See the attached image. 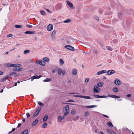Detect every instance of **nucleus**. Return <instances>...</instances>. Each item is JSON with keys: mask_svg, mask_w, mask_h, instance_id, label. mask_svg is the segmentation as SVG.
Returning <instances> with one entry per match:
<instances>
[{"mask_svg": "<svg viewBox=\"0 0 134 134\" xmlns=\"http://www.w3.org/2000/svg\"><path fill=\"white\" fill-rule=\"evenodd\" d=\"M13 70L14 71H17V69L16 68H13Z\"/></svg>", "mask_w": 134, "mask_h": 134, "instance_id": "3c124183", "label": "nucleus"}, {"mask_svg": "<svg viewBox=\"0 0 134 134\" xmlns=\"http://www.w3.org/2000/svg\"><path fill=\"white\" fill-rule=\"evenodd\" d=\"M21 70V69L20 68H19L18 69H17V71H20Z\"/></svg>", "mask_w": 134, "mask_h": 134, "instance_id": "338daca9", "label": "nucleus"}, {"mask_svg": "<svg viewBox=\"0 0 134 134\" xmlns=\"http://www.w3.org/2000/svg\"><path fill=\"white\" fill-rule=\"evenodd\" d=\"M12 36V35L11 34H9L7 35V37H11Z\"/></svg>", "mask_w": 134, "mask_h": 134, "instance_id": "5fc2aeb1", "label": "nucleus"}, {"mask_svg": "<svg viewBox=\"0 0 134 134\" xmlns=\"http://www.w3.org/2000/svg\"><path fill=\"white\" fill-rule=\"evenodd\" d=\"M112 95H111V94H108V97H112Z\"/></svg>", "mask_w": 134, "mask_h": 134, "instance_id": "0e129e2a", "label": "nucleus"}, {"mask_svg": "<svg viewBox=\"0 0 134 134\" xmlns=\"http://www.w3.org/2000/svg\"><path fill=\"white\" fill-rule=\"evenodd\" d=\"M107 75H110L112 74L115 73V72L114 70H108L107 72Z\"/></svg>", "mask_w": 134, "mask_h": 134, "instance_id": "6e6552de", "label": "nucleus"}, {"mask_svg": "<svg viewBox=\"0 0 134 134\" xmlns=\"http://www.w3.org/2000/svg\"><path fill=\"white\" fill-rule=\"evenodd\" d=\"M102 72H101V71H98V72H97V74L98 75H100V74H102Z\"/></svg>", "mask_w": 134, "mask_h": 134, "instance_id": "09e8293b", "label": "nucleus"}, {"mask_svg": "<svg viewBox=\"0 0 134 134\" xmlns=\"http://www.w3.org/2000/svg\"><path fill=\"white\" fill-rule=\"evenodd\" d=\"M26 115L27 116V118H29L30 117V114L29 113H27L26 114Z\"/></svg>", "mask_w": 134, "mask_h": 134, "instance_id": "49530a36", "label": "nucleus"}, {"mask_svg": "<svg viewBox=\"0 0 134 134\" xmlns=\"http://www.w3.org/2000/svg\"><path fill=\"white\" fill-rule=\"evenodd\" d=\"M59 61L60 62V65H62L64 64V62L62 59H60Z\"/></svg>", "mask_w": 134, "mask_h": 134, "instance_id": "c85d7f7f", "label": "nucleus"}, {"mask_svg": "<svg viewBox=\"0 0 134 134\" xmlns=\"http://www.w3.org/2000/svg\"><path fill=\"white\" fill-rule=\"evenodd\" d=\"M5 65L7 67H19L21 66V65L20 64H13L10 63H6L5 64Z\"/></svg>", "mask_w": 134, "mask_h": 134, "instance_id": "f257e3e1", "label": "nucleus"}, {"mask_svg": "<svg viewBox=\"0 0 134 134\" xmlns=\"http://www.w3.org/2000/svg\"><path fill=\"white\" fill-rule=\"evenodd\" d=\"M107 125L109 127H112L113 126V125L112 123L110 121L107 122Z\"/></svg>", "mask_w": 134, "mask_h": 134, "instance_id": "f3484780", "label": "nucleus"}, {"mask_svg": "<svg viewBox=\"0 0 134 134\" xmlns=\"http://www.w3.org/2000/svg\"><path fill=\"white\" fill-rule=\"evenodd\" d=\"M21 124L20 123H19L18 125L17 128H19L21 126Z\"/></svg>", "mask_w": 134, "mask_h": 134, "instance_id": "4d7b16f0", "label": "nucleus"}, {"mask_svg": "<svg viewBox=\"0 0 134 134\" xmlns=\"http://www.w3.org/2000/svg\"><path fill=\"white\" fill-rule=\"evenodd\" d=\"M111 132H112V133L111 132V134H115V133L113 131H112Z\"/></svg>", "mask_w": 134, "mask_h": 134, "instance_id": "774afa93", "label": "nucleus"}, {"mask_svg": "<svg viewBox=\"0 0 134 134\" xmlns=\"http://www.w3.org/2000/svg\"><path fill=\"white\" fill-rule=\"evenodd\" d=\"M36 63L38 64H39L43 66L44 65L46 64V63L44 61L42 60H37Z\"/></svg>", "mask_w": 134, "mask_h": 134, "instance_id": "7ed1b4c3", "label": "nucleus"}, {"mask_svg": "<svg viewBox=\"0 0 134 134\" xmlns=\"http://www.w3.org/2000/svg\"><path fill=\"white\" fill-rule=\"evenodd\" d=\"M35 33V32L34 31H27L24 32L25 34H33Z\"/></svg>", "mask_w": 134, "mask_h": 134, "instance_id": "ddd939ff", "label": "nucleus"}, {"mask_svg": "<svg viewBox=\"0 0 134 134\" xmlns=\"http://www.w3.org/2000/svg\"><path fill=\"white\" fill-rule=\"evenodd\" d=\"M131 96V95L130 94H127L126 95V96L128 97H130Z\"/></svg>", "mask_w": 134, "mask_h": 134, "instance_id": "680f3d73", "label": "nucleus"}, {"mask_svg": "<svg viewBox=\"0 0 134 134\" xmlns=\"http://www.w3.org/2000/svg\"><path fill=\"white\" fill-rule=\"evenodd\" d=\"M28 132V130L27 129H26L23 131L21 134H27Z\"/></svg>", "mask_w": 134, "mask_h": 134, "instance_id": "4be33fe9", "label": "nucleus"}, {"mask_svg": "<svg viewBox=\"0 0 134 134\" xmlns=\"http://www.w3.org/2000/svg\"><path fill=\"white\" fill-rule=\"evenodd\" d=\"M67 102H75L72 100H69Z\"/></svg>", "mask_w": 134, "mask_h": 134, "instance_id": "13d9d810", "label": "nucleus"}, {"mask_svg": "<svg viewBox=\"0 0 134 134\" xmlns=\"http://www.w3.org/2000/svg\"><path fill=\"white\" fill-rule=\"evenodd\" d=\"M93 96L96 98H99V95L96 94H93Z\"/></svg>", "mask_w": 134, "mask_h": 134, "instance_id": "a19ab883", "label": "nucleus"}, {"mask_svg": "<svg viewBox=\"0 0 134 134\" xmlns=\"http://www.w3.org/2000/svg\"><path fill=\"white\" fill-rule=\"evenodd\" d=\"M107 132L109 133H111V132L112 131L110 129H107Z\"/></svg>", "mask_w": 134, "mask_h": 134, "instance_id": "4c0bfd02", "label": "nucleus"}, {"mask_svg": "<svg viewBox=\"0 0 134 134\" xmlns=\"http://www.w3.org/2000/svg\"><path fill=\"white\" fill-rule=\"evenodd\" d=\"M97 85L100 87H102L103 85V83L102 82H99L97 84Z\"/></svg>", "mask_w": 134, "mask_h": 134, "instance_id": "5701e85b", "label": "nucleus"}, {"mask_svg": "<svg viewBox=\"0 0 134 134\" xmlns=\"http://www.w3.org/2000/svg\"><path fill=\"white\" fill-rule=\"evenodd\" d=\"M103 115L104 117H106L108 118H109L108 116L106 115L103 114Z\"/></svg>", "mask_w": 134, "mask_h": 134, "instance_id": "e2e57ef3", "label": "nucleus"}, {"mask_svg": "<svg viewBox=\"0 0 134 134\" xmlns=\"http://www.w3.org/2000/svg\"><path fill=\"white\" fill-rule=\"evenodd\" d=\"M89 115V113L88 111H86L85 113V115L87 116Z\"/></svg>", "mask_w": 134, "mask_h": 134, "instance_id": "c03bdc74", "label": "nucleus"}, {"mask_svg": "<svg viewBox=\"0 0 134 134\" xmlns=\"http://www.w3.org/2000/svg\"><path fill=\"white\" fill-rule=\"evenodd\" d=\"M42 77V76L40 75L39 76H34L32 77H31V79L32 80L31 81H32L33 80L35 79H38L40 77Z\"/></svg>", "mask_w": 134, "mask_h": 134, "instance_id": "2eb2a0df", "label": "nucleus"}, {"mask_svg": "<svg viewBox=\"0 0 134 134\" xmlns=\"http://www.w3.org/2000/svg\"><path fill=\"white\" fill-rule=\"evenodd\" d=\"M65 73H66L65 71H63L62 72V74L63 75H64L65 74Z\"/></svg>", "mask_w": 134, "mask_h": 134, "instance_id": "6e6d98bb", "label": "nucleus"}, {"mask_svg": "<svg viewBox=\"0 0 134 134\" xmlns=\"http://www.w3.org/2000/svg\"><path fill=\"white\" fill-rule=\"evenodd\" d=\"M58 74L59 75H60L61 74L62 72V71L61 69L60 68H58Z\"/></svg>", "mask_w": 134, "mask_h": 134, "instance_id": "bb28decb", "label": "nucleus"}, {"mask_svg": "<svg viewBox=\"0 0 134 134\" xmlns=\"http://www.w3.org/2000/svg\"><path fill=\"white\" fill-rule=\"evenodd\" d=\"M93 52L94 53H95L96 54H97V51L96 50H94L93 51Z\"/></svg>", "mask_w": 134, "mask_h": 134, "instance_id": "603ef678", "label": "nucleus"}, {"mask_svg": "<svg viewBox=\"0 0 134 134\" xmlns=\"http://www.w3.org/2000/svg\"><path fill=\"white\" fill-rule=\"evenodd\" d=\"M113 91L115 93H116L118 91V89L116 87H115L113 88Z\"/></svg>", "mask_w": 134, "mask_h": 134, "instance_id": "412c9836", "label": "nucleus"}, {"mask_svg": "<svg viewBox=\"0 0 134 134\" xmlns=\"http://www.w3.org/2000/svg\"><path fill=\"white\" fill-rule=\"evenodd\" d=\"M41 108L40 107H39L36 111L35 112L34 114V117H35L39 113L40 111V110Z\"/></svg>", "mask_w": 134, "mask_h": 134, "instance_id": "9d476101", "label": "nucleus"}, {"mask_svg": "<svg viewBox=\"0 0 134 134\" xmlns=\"http://www.w3.org/2000/svg\"><path fill=\"white\" fill-rule=\"evenodd\" d=\"M114 83L116 85L119 86L121 84V82L120 81L118 80H116L114 81Z\"/></svg>", "mask_w": 134, "mask_h": 134, "instance_id": "4468645a", "label": "nucleus"}, {"mask_svg": "<svg viewBox=\"0 0 134 134\" xmlns=\"http://www.w3.org/2000/svg\"><path fill=\"white\" fill-rule=\"evenodd\" d=\"M43 60L46 62H48V60H49V59L47 57H44L43 58Z\"/></svg>", "mask_w": 134, "mask_h": 134, "instance_id": "72a5a7b5", "label": "nucleus"}, {"mask_svg": "<svg viewBox=\"0 0 134 134\" xmlns=\"http://www.w3.org/2000/svg\"><path fill=\"white\" fill-rule=\"evenodd\" d=\"M71 82V81L70 80H69L67 82L68 83H70Z\"/></svg>", "mask_w": 134, "mask_h": 134, "instance_id": "69168bd1", "label": "nucleus"}, {"mask_svg": "<svg viewBox=\"0 0 134 134\" xmlns=\"http://www.w3.org/2000/svg\"><path fill=\"white\" fill-rule=\"evenodd\" d=\"M66 3L72 9L74 8L73 5L71 2H70L69 1H66Z\"/></svg>", "mask_w": 134, "mask_h": 134, "instance_id": "9b49d317", "label": "nucleus"}, {"mask_svg": "<svg viewBox=\"0 0 134 134\" xmlns=\"http://www.w3.org/2000/svg\"><path fill=\"white\" fill-rule=\"evenodd\" d=\"M93 90L94 92L98 93L100 91V89L97 86L95 85L94 86Z\"/></svg>", "mask_w": 134, "mask_h": 134, "instance_id": "39448f33", "label": "nucleus"}, {"mask_svg": "<svg viewBox=\"0 0 134 134\" xmlns=\"http://www.w3.org/2000/svg\"><path fill=\"white\" fill-rule=\"evenodd\" d=\"M95 18L97 20H99V18L97 16H96L95 17Z\"/></svg>", "mask_w": 134, "mask_h": 134, "instance_id": "8fccbe9b", "label": "nucleus"}, {"mask_svg": "<svg viewBox=\"0 0 134 134\" xmlns=\"http://www.w3.org/2000/svg\"><path fill=\"white\" fill-rule=\"evenodd\" d=\"M69 105H66L64 108V112H66L67 113H69Z\"/></svg>", "mask_w": 134, "mask_h": 134, "instance_id": "1a4fd4ad", "label": "nucleus"}, {"mask_svg": "<svg viewBox=\"0 0 134 134\" xmlns=\"http://www.w3.org/2000/svg\"><path fill=\"white\" fill-rule=\"evenodd\" d=\"M101 71L102 74L105 73L107 72V71L105 70H103Z\"/></svg>", "mask_w": 134, "mask_h": 134, "instance_id": "37998d69", "label": "nucleus"}, {"mask_svg": "<svg viewBox=\"0 0 134 134\" xmlns=\"http://www.w3.org/2000/svg\"><path fill=\"white\" fill-rule=\"evenodd\" d=\"M15 27L17 28H21L22 26L20 25H15Z\"/></svg>", "mask_w": 134, "mask_h": 134, "instance_id": "7c9ffc66", "label": "nucleus"}, {"mask_svg": "<svg viewBox=\"0 0 134 134\" xmlns=\"http://www.w3.org/2000/svg\"><path fill=\"white\" fill-rule=\"evenodd\" d=\"M56 33V31L55 30H53L51 34V36L52 39L53 40H55V35Z\"/></svg>", "mask_w": 134, "mask_h": 134, "instance_id": "0eeeda50", "label": "nucleus"}, {"mask_svg": "<svg viewBox=\"0 0 134 134\" xmlns=\"http://www.w3.org/2000/svg\"><path fill=\"white\" fill-rule=\"evenodd\" d=\"M75 111L74 110H73L71 112V114H75Z\"/></svg>", "mask_w": 134, "mask_h": 134, "instance_id": "a18cd8bd", "label": "nucleus"}, {"mask_svg": "<svg viewBox=\"0 0 134 134\" xmlns=\"http://www.w3.org/2000/svg\"><path fill=\"white\" fill-rule=\"evenodd\" d=\"M30 52V50H26L24 52V54H26L29 53Z\"/></svg>", "mask_w": 134, "mask_h": 134, "instance_id": "2f4dec72", "label": "nucleus"}, {"mask_svg": "<svg viewBox=\"0 0 134 134\" xmlns=\"http://www.w3.org/2000/svg\"><path fill=\"white\" fill-rule=\"evenodd\" d=\"M38 104L41 106H43L44 105V104L41 102H38Z\"/></svg>", "mask_w": 134, "mask_h": 134, "instance_id": "c9c22d12", "label": "nucleus"}, {"mask_svg": "<svg viewBox=\"0 0 134 134\" xmlns=\"http://www.w3.org/2000/svg\"><path fill=\"white\" fill-rule=\"evenodd\" d=\"M97 106L95 105H90V106H85V108H93L94 107H96Z\"/></svg>", "mask_w": 134, "mask_h": 134, "instance_id": "6ab92c4d", "label": "nucleus"}, {"mask_svg": "<svg viewBox=\"0 0 134 134\" xmlns=\"http://www.w3.org/2000/svg\"><path fill=\"white\" fill-rule=\"evenodd\" d=\"M26 26L27 27L29 28H31L32 27V26L30 25H26Z\"/></svg>", "mask_w": 134, "mask_h": 134, "instance_id": "79ce46f5", "label": "nucleus"}, {"mask_svg": "<svg viewBox=\"0 0 134 134\" xmlns=\"http://www.w3.org/2000/svg\"><path fill=\"white\" fill-rule=\"evenodd\" d=\"M107 97V96H99V98H105Z\"/></svg>", "mask_w": 134, "mask_h": 134, "instance_id": "58836bf2", "label": "nucleus"}, {"mask_svg": "<svg viewBox=\"0 0 134 134\" xmlns=\"http://www.w3.org/2000/svg\"><path fill=\"white\" fill-rule=\"evenodd\" d=\"M41 14L42 15H44L45 14V12L42 10H41L40 11Z\"/></svg>", "mask_w": 134, "mask_h": 134, "instance_id": "473e14b6", "label": "nucleus"}, {"mask_svg": "<svg viewBox=\"0 0 134 134\" xmlns=\"http://www.w3.org/2000/svg\"><path fill=\"white\" fill-rule=\"evenodd\" d=\"M38 122V120L37 119H36L35 121H33L32 124V126H34Z\"/></svg>", "mask_w": 134, "mask_h": 134, "instance_id": "dca6fc26", "label": "nucleus"}, {"mask_svg": "<svg viewBox=\"0 0 134 134\" xmlns=\"http://www.w3.org/2000/svg\"><path fill=\"white\" fill-rule=\"evenodd\" d=\"M77 73V70L76 69H74L72 70V74L73 75L75 76Z\"/></svg>", "mask_w": 134, "mask_h": 134, "instance_id": "f8f14e48", "label": "nucleus"}, {"mask_svg": "<svg viewBox=\"0 0 134 134\" xmlns=\"http://www.w3.org/2000/svg\"><path fill=\"white\" fill-rule=\"evenodd\" d=\"M71 20L69 19H67L64 21V23H68L70 22Z\"/></svg>", "mask_w": 134, "mask_h": 134, "instance_id": "f704fd0d", "label": "nucleus"}, {"mask_svg": "<svg viewBox=\"0 0 134 134\" xmlns=\"http://www.w3.org/2000/svg\"><path fill=\"white\" fill-rule=\"evenodd\" d=\"M47 126V124L46 123H44L42 125V128H46Z\"/></svg>", "mask_w": 134, "mask_h": 134, "instance_id": "a878e982", "label": "nucleus"}, {"mask_svg": "<svg viewBox=\"0 0 134 134\" xmlns=\"http://www.w3.org/2000/svg\"><path fill=\"white\" fill-rule=\"evenodd\" d=\"M64 115L65 116H66L69 113H67L66 112H64Z\"/></svg>", "mask_w": 134, "mask_h": 134, "instance_id": "de8ad7c7", "label": "nucleus"}, {"mask_svg": "<svg viewBox=\"0 0 134 134\" xmlns=\"http://www.w3.org/2000/svg\"><path fill=\"white\" fill-rule=\"evenodd\" d=\"M62 120V117L60 116H59L58 117L57 121L59 122H60Z\"/></svg>", "mask_w": 134, "mask_h": 134, "instance_id": "393cba45", "label": "nucleus"}, {"mask_svg": "<svg viewBox=\"0 0 134 134\" xmlns=\"http://www.w3.org/2000/svg\"><path fill=\"white\" fill-rule=\"evenodd\" d=\"M16 74V73L15 72H11L9 75H8V76H9L10 77V76H12V75H14V74Z\"/></svg>", "mask_w": 134, "mask_h": 134, "instance_id": "e433bc0d", "label": "nucleus"}, {"mask_svg": "<svg viewBox=\"0 0 134 134\" xmlns=\"http://www.w3.org/2000/svg\"><path fill=\"white\" fill-rule=\"evenodd\" d=\"M9 77V76H8V75H7L1 80V82H3L5 81L7 79H8Z\"/></svg>", "mask_w": 134, "mask_h": 134, "instance_id": "a211bd4d", "label": "nucleus"}, {"mask_svg": "<svg viewBox=\"0 0 134 134\" xmlns=\"http://www.w3.org/2000/svg\"><path fill=\"white\" fill-rule=\"evenodd\" d=\"M3 74V72L2 71H0V75H2Z\"/></svg>", "mask_w": 134, "mask_h": 134, "instance_id": "052dcab7", "label": "nucleus"}, {"mask_svg": "<svg viewBox=\"0 0 134 134\" xmlns=\"http://www.w3.org/2000/svg\"><path fill=\"white\" fill-rule=\"evenodd\" d=\"M64 47L71 51H74L75 50L73 47L70 45H66Z\"/></svg>", "mask_w": 134, "mask_h": 134, "instance_id": "20e7f679", "label": "nucleus"}, {"mask_svg": "<svg viewBox=\"0 0 134 134\" xmlns=\"http://www.w3.org/2000/svg\"><path fill=\"white\" fill-rule=\"evenodd\" d=\"M111 98H119L120 97L119 96L116 95H113Z\"/></svg>", "mask_w": 134, "mask_h": 134, "instance_id": "c756f323", "label": "nucleus"}, {"mask_svg": "<svg viewBox=\"0 0 134 134\" xmlns=\"http://www.w3.org/2000/svg\"><path fill=\"white\" fill-rule=\"evenodd\" d=\"M15 128H13V129H12L11 131V132H14V131H15Z\"/></svg>", "mask_w": 134, "mask_h": 134, "instance_id": "bf43d9fd", "label": "nucleus"}, {"mask_svg": "<svg viewBox=\"0 0 134 134\" xmlns=\"http://www.w3.org/2000/svg\"><path fill=\"white\" fill-rule=\"evenodd\" d=\"M74 97H80L82 98L91 99V97L90 96H83L82 95H74Z\"/></svg>", "mask_w": 134, "mask_h": 134, "instance_id": "f03ea898", "label": "nucleus"}, {"mask_svg": "<svg viewBox=\"0 0 134 134\" xmlns=\"http://www.w3.org/2000/svg\"><path fill=\"white\" fill-rule=\"evenodd\" d=\"M67 42L69 44H72L73 43H72V42H71L70 40H69L68 41H67Z\"/></svg>", "mask_w": 134, "mask_h": 134, "instance_id": "ea45409f", "label": "nucleus"}, {"mask_svg": "<svg viewBox=\"0 0 134 134\" xmlns=\"http://www.w3.org/2000/svg\"><path fill=\"white\" fill-rule=\"evenodd\" d=\"M53 29V26L52 24H49L47 27V29L48 31H51Z\"/></svg>", "mask_w": 134, "mask_h": 134, "instance_id": "423d86ee", "label": "nucleus"}, {"mask_svg": "<svg viewBox=\"0 0 134 134\" xmlns=\"http://www.w3.org/2000/svg\"><path fill=\"white\" fill-rule=\"evenodd\" d=\"M48 118V116L47 115H46L43 118V122L46 121Z\"/></svg>", "mask_w": 134, "mask_h": 134, "instance_id": "aec40b11", "label": "nucleus"}, {"mask_svg": "<svg viewBox=\"0 0 134 134\" xmlns=\"http://www.w3.org/2000/svg\"><path fill=\"white\" fill-rule=\"evenodd\" d=\"M89 80V79L88 78H87L85 79V82H87Z\"/></svg>", "mask_w": 134, "mask_h": 134, "instance_id": "864d4df0", "label": "nucleus"}, {"mask_svg": "<svg viewBox=\"0 0 134 134\" xmlns=\"http://www.w3.org/2000/svg\"><path fill=\"white\" fill-rule=\"evenodd\" d=\"M52 80V79L50 78H46L45 80H43V81L44 82H49Z\"/></svg>", "mask_w": 134, "mask_h": 134, "instance_id": "b1692460", "label": "nucleus"}, {"mask_svg": "<svg viewBox=\"0 0 134 134\" xmlns=\"http://www.w3.org/2000/svg\"><path fill=\"white\" fill-rule=\"evenodd\" d=\"M106 48L109 51H112L113 50L112 48L111 47L109 46H107L106 47Z\"/></svg>", "mask_w": 134, "mask_h": 134, "instance_id": "cd10ccee", "label": "nucleus"}]
</instances>
